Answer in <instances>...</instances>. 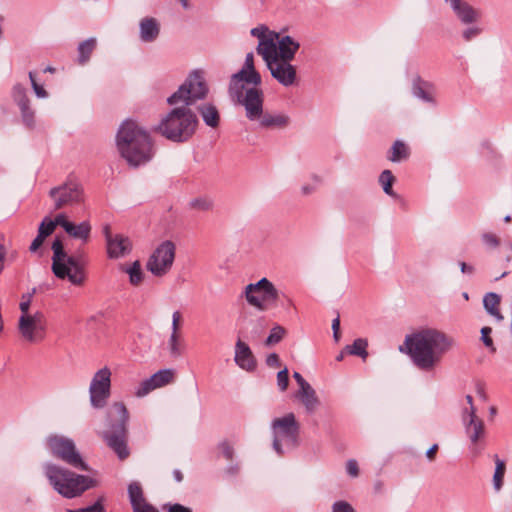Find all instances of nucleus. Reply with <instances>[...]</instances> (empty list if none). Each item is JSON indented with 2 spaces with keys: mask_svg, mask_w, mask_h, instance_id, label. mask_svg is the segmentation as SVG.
<instances>
[{
  "mask_svg": "<svg viewBox=\"0 0 512 512\" xmlns=\"http://www.w3.org/2000/svg\"><path fill=\"white\" fill-rule=\"evenodd\" d=\"M208 94V86L201 73H191L185 82L168 97L169 105L183 104L172 109L159 123L157 130L166 139L182 143L188 141L198 126L196 114L189 108Z\"/></svg>",
  "mask_w": 512,
  "mask_h": 512,
  "instance_id": "1",
  "label": "nucleus"
},
{
  "mask_svg": "<svg viewBox=\"0 0 512 512\" xmlns=\"http://www.w3.org/2000/svg\"><path fill=\"white\" fill-rule=\"evenodd\" d=\"M400 351L407 353L414 365L423 371L433 370L454 346V339L446 333L426 328L405 337Z\"/></svg>",
  "mask_w": 512,
  "mask_h": 512,
  "instance_id": "2",
  "label": "nucleus"
},
{
  "mask_svg": "<svg viewBox=\"0 0 512 512\" xmlns=\"http://www.w3.org/2000/svg\"><path fill=\"white\" fill-rule=\"evenodd\" d=\"M120 155L130 166L138 167L153 157V147L149 134L133 120L124 121L116 136Z\"/></svg>",
  "mask_w": 512,
  "mask_h": 512,
  "instance_id": "3",
  "label": "nucleus"
},
{
  "mask_svg": "<svg viewBox=\"0 0 512 512\" xmlns=\"http://www.w3.org/2000/svg\"><path fill=\"white\" fill-rule=\"evenodd\" d=\"M43 468L49 484L64 498L78 497L96 486V481L93 478L77 474L54 463H46Z\"/></svg>",
  "mask_w": 512,
  "mask_h": 512,
  "instance_id": "4",
  "label": "nucleus"
},
{
  "mask_svg": "<svg viewBox=\"0 0 512 512\" xmlns=\"http://www.w3.org/2000/svg\"><path fill=\"white\" fill-rule=\"evenodd\" d=\"M129 413L122 402H115L107 411V425L109 429L102 433L107 445L124 460L129 456L127 448V422Z\"/></svg>",
  "mask_w": 512,
  "mask_h": 512,
  "instance_id": "5",
  "label": "nucleus"
},
{
  "mask_svg": "<svg viewBox=\"0 0 512 512\" xmlns=\"http://www.w3.org/2000/svg\"><path fill=\"white\" fill-rule=\"evenodd\" d=\"M46 446L54 458L75 469L90 471V467L83 460L72 439L61 435H50L46 439Z\"/></svg>",
  "mask_w": 512,
  "mask_h": 512,
  "instance_id": "6",
  "label": "nucleus"
},
{
  "mask_svg": "<svg viewBox=\"0 0 512 512\" xmlns=\"http://www.w3.org/2000/svg\"><path fill=\"white\" fill-rule=\"evenodd\" d=\"M273 430V449L278 455H283L282 442L289 448L299 444V424L293 413L281 418H275L271 424Z\"/></svg>",
  "mask_w": 512,
  "mask_h": 512,
  "instance_id": "7",
  "label": "nucleus"
},
{
  "mask_svg": "<svg viewBox=\"0 0 512 512\" xmlns=\"http://www.w3.org/2000/svg\"><path fill=\"white\" fill-rule=\"evenodd\" d=\"M247 302L260 311H266L276 305L279 292L274 284L267 278H261L256 283H250L245 287Z\"/></svg>",
  "mask_w": 512,
  "mask_h": 512,
  "instance_id": "8",
  "label": "nucleus"
},
{
  "mask_svg": "<svg viewBox=\"0 0 512 512\" xmlns=\"http://www.w3.org/2000/svg\"><path fill=\"white\" fill-rule=\"evenodd\" d=\"M176 246L170 241H163L149 257L146 267L156 277L166 275L172 268Z\"/></svg>",
  "mask_w": 512,
  "mask_h": 512,
  "instance_id": "9",
  "label": "nucleus"
},
{
  "mask_svg": "<svg viewBox=\"0 0 512 512\" xmlns=\"http://www.w3.org/2000/svg\"><path fill=\"white\" fill-rule=\"evenodd\" d=\"M49 197L54 202V210H60L83 202L84 191L79 182L68 180L50 189Z\"/></svg>",
  "mask_w": 512,
  "mask_h": 512,
  "instance_id": "10",
  "label": "nucleus"
},
{
  "mask_svg": "<svg viewBox=\"0 0 512 512\" xmlns=\"http://www.w3.org/2000/svg\"><path fill=\"white\" fill-rule=\"evenodd\" d=\"M111 376L108 367L99 369L93 375L89 386L90 403L93 408L101 409L107 405L111 395Z\"/></svg>",
  "mask_w": 512,
  "mask_h": 512,
  "instance_id": "11",
  "label": "nucleus"
},
{
  "mask_svg": "<svg viewBox=\"0 0 512 512\" xmlns=\"http://www.w3.org/2000/svg\"><path fill=\"white\" fill-rule=\"evenodd\" d=\"M46 318L44 313L37 311L34 314L21 315L19 318V332L29 342L40 341L46 331Z\"/></svg>",
  "mask_w": 512,
  "mask_h": 512,
  "instance_id": "12",
  "label": "nucleus"
},
{
  "mask_svg": "<svg viewBox=\"0 0 512 512\" xmlns=\"http://www.w3.org/2000/svg\"><path fill=\"white\" fill-rule=\"evenodd\" d=\"M238 103L244 106L245 115L248 120L256 121L263 113L264 94L260 88L251 87L242 90V96L235 98Z\"/></svg>",
  "mask_w": 512,
  "mask_h": 512,
  "instance_id": "13",
  "label": "nucleus"
},
{
  "mask_svg": "<svg viewBox=\"0 0 512 512\" xmlns=\"http://www.w3.org/2000/svg\"><path fill=\"white\" fill-rule=\"evenodd\" d=\"M290 62V60H279L276 58L267 63L272 77L284 87L294 85L297 79L296 68Z\"/></svg>",
  "mask_w": 512,
  "mask_h": 512,
  "instance_id": "14",
  "label": "nucleus"
},
{
  "mask_svg": "<svg viewBox=\"0 0 512 512\" xmlns=\"http://www.w3.org/2000/svg\"><path fill=\"white\" fill-rule=\"evenodd\" d=\"M103 233L106 238L107 254L109 258L117 259L123 257L131 250L129 238L120 234L113 236L109 225L104 226Z\"/></svg>",
  "mask_w": 512,
  "mask_h": 512,
  "instance_id": "15",
  "label": "nucleus"
},
{
  "mask_svg": "<svg viewBox=\"0 0 512 512\" xmlns=\"http://www.w3.org/2000/svg\"><path fill=\"white\" fill-rule=\"evenodd\" d=\"M243 82L258 86L261 84V76L257 71L241 69L233 74L229 84V94L233 98H240L244 90Z\"/></svg>",
  "mask_w": 512,
  "mask_h": 512,
  "instance_id": "16",
  "label": "nucleus"
},
{
  "mask_svg": "<svg viewBox=\"0 0 512 512\" xmlns=\"http://www.w3.org/2000/svg\"><path fill=\"white\" fill-rule=\"evenodd\" d=\"M453 10L456 17L463 24H472L481 18V12L463 0H445Z\"/></svg>",
  "mask_w": 512,
  "mask_h": 512,
  "instance_id": "17",
  "label": "nucleus"
},
{
  "mask_svg": "<svg viewBox=\"0 0 512 512\" xmlns=\"http://www.w3.org/2000/svg\"><path fill=\"white\" fill-rule=\"evenodd\" d=\"M234 361L241 369L248 372L254 371L257 367L256 358L250 347L240 339L235 344Z\"/></svg>",
  "mask_w": 512,
  "mask_h": 512,
  "instance_id": "18",
  "label": "nucleus"
},
{
  "mask_svg": "<svg viewBox=\"0 0 512 512\" xmlns=\"http://www.w3.org/2000/svg\"><path fill=\"white\" fill-rule=\"evenodd\" d=\"M463 420L466 424V433L473 444H476L485 433L484 423L475 414V408L472 407L471 411L463 412Z\"/></svg>",
  "mask_w": 512,
  "mask_h": 512,
  "instance_id": "19",
  "label": "nucleus"
},
{
  "mask_svg": "<svg viewBox=\"0 0 512 512\" xmlns=\"http://www.w3.org/2000/svg\"><path fill=\"white\" fill-rule=\"evenodd\" d=\"M53 257H52V271L56 277L65 279L66 275H69L65 259L66 252L64 250L63 242L60 238H55L52 243Z\"/></svg>",
  "mask_w": 512,
  "mask_h": 512,
  "instance_id": "20",
  "label": "nucleus"
},
{
  "mask_svg": "<svg viewBox=\"0 0 512 512\" xmlns=\"http://www.w3.org/2000/svg\"><path fill=\"white\" fill-rule=\"evenodd\" d=\"M278 38L279 33L272 31L258 43L257 53L262 56L266 64L268 61H273L277 58Z\"/></svg>",
  "mask_w": 512,
  "mask_h": 512,
  "instance_id": "21",
  "label": "nucleus"
},
{
  "mask_svg": "<svg viewBox=\"0 0 512 512\" xmlns=\"http://www.w3.org/2000/svg\"><path fill=\"white\" fill-rule=\"evenodd\" d=\"M256 121L264 129H284L290 124V117L284 113L263 112Z\"/></svg>",
  "mask_w": 512,
  "mask_h": 512,
  "instance_id": "22",
  "label": "nucleus"
},
{
  "mask_svg": "<svg viewBox=\"0 0 512 512\" xmlns=\"http://www.w3.org/2000/svg\"><path fill=\"white\" fill-rule=\"evenodd\" d=\"M300 47L299 42L295 41L292 37L285 35L278 38L277 43V59L292 61L296 52Z\"/></svg>",
  "mask_w": 512,
  "mask_h": 512,
  "instance_id": "23",
  "label": "nucleus"
},
{
  "mask_svg": "<svg viewBox=\"0 0 512 512\" xmlns=\"http://www.w3.org/2000/svg\"><path fill=\"white\" fill-rule=\"evenodd\" d=\"M65 264L69 273V275H66V278H68V280L74 285L83 284L85 280V274L78 260L75 257L68 256L66 254Z\"/></svg>",
  "mask_w": 512,
  "mask_h": 512,
  "instance_id": "24",
  "label": "nucleus"
},
{
  "mask_svg": "<svg viewBox=\"0 0 512 512\" xmlns=\"http://www.w3.org/2000/svg\"><path fill=\"white\" fill-rule=\"evenodd\" d=\"M296 397L302 402L307 413L312 414L315 412L320 404V401L316 395V391L311 385L305 387L302 390H298Z\"/></svg>",
  "mask_w": 512,
  "mask_h": 512,
  "instance_id": "25",
  "label": "nucleus"
},
{
  "mask_svg": "<svg viewBox=\"0 0 512 512\" xmlns=\"http://www.w3.org/2000/svg\"><path fill=\"white\" fill-rule=\"evenodd\" d=\"M160 32L159 24L154 18H144L140 22V39L143 42H153Z\"/></svg>",
  "mask_w": 512,
  "mask_h": 512,
  "instance_id": "26",
  "label": "nucleus"
},
{
  "mask_svg": "<svg viewBox=\"0 0 512 512\" xmlns=\"http://www.w3.org/2000/svg\"><path fill=\"white\" fill-rule=\"evenodd\" d=\"M204 123L211 127L217 128L220 124V114L215 105L211 103H204L197 107Z\"/></svg>",
  "mask_w": 512,
  "mask_h": 512,
  "instance_id": "27",
  "label": "nucleus"
},
{
  "mask_svg": "<svg viewBox=\"0 0 512 512\" xmlns=\"http://www.w3.org/2000/svg\"><path fill=\"white\" fill-rule=\"evenodd\" d=\"M500 302L501 297L494 292L486 293L483 297V306L486 312L498 322L504 319L499 309Z\"/></svg>",
  "mask_w": 512,
  "mask_h": 512,
  "instance_id": "28",
  "label": "nucleus"
},
{
  "mask_svg": "<svg viewBox=\"0 0 512 512\" xmlns=\"http://www.w3.org/2000/svg\"><path fill=\"white\" fill-rule=\"evenodd\" d=\"M432 85L422 80L420 77H417L413 81L412 85V92L413 95L425 102H434L433 96H432Z\"/></svg>",
  "mask_w": 512,
  "mask_h": 512,
  "instance_id": "29",
  "label": "nucleus"
},
{
  "mask_svg": "<svg viewBox=\"0 0 512 512\" xmlns=\"http://www.w3.org/2000/svg\"><path fill=\"white\" fill-rule=\"evenodd\" d=\"M91 232V225L88 221H83L79 224L71 223L70 226L67 227L66 233L75 238L81 239L83 241H87Z\"/></svg>",
  "mask_w": 512,
  "mask_h": 512,
  "instance_id": "30",
  "label": "nucleus"
},
{
  "mask_svg": "<svg viewBox=\"0 0 512 512\" xmlns=\"http://www.w3.org/2000/svg\"><path fill=\"white\" fill-rule=\"evenodd\" d=\"M391 155L388 156V159L392 162H400L404 159H407L409 156V149L405 143L402 141H395L391 147Z\"/></svg>",
  "mask_w": 512,
  "mask_h": 512,
  "instance_id": "31",
  "label": "nucleus"
},
{
  "mask_svg": "<svg viewBox=\"0 0 512 512\" xmlns=\"http://www.w3.org/2000/svg\"><path fill=\"white\" fill-rule=\"evenodd\" d=\"M96 47V40L94 38H89L83 42H81L78 46V62L80 64H85L89 59Z\"/></svg>",
  "mask_w": 512,
  "mask_h": 512,
  "instance_id": "32",
  "label": "nucleus"
},
{
  "mask_svg": "<svg viewBox=\"0 0 512 512\" xmlns=\"http://www.w3.org/2000/svg\"><path fill=\"white\" fill-rule=\"evenodd\" d=\"M128 497L132 508L146 500L140 483L131 482L128 485Z\"/></svg>",
  "mask_w": 512,
  "mask_h": 512,
  "instance_id": "33",
  "label": "nucleus"
},
{
  "mask_svg": "<svg viewBox=\"0 0 512 512\" xmlns=\"http://www.w3.org/2000/svg\"><path fill=\"white\" fill-rule=\"evenodd\" d=\"M495 458V472L493 475V487L495 491H500L503 486V479L506 471V464L503 460H501L498 455L494 456Z\"/></svg>",
  "mask_w": 512,
  "mask_h": 512,
  "instance_id": "34",
  "label": "nucleus"
},
{
  "mask_svg": "<svg viewBox=\"0 0 512 512\" xmlns=\"http://www.w3.org/2000/svg\"><path fill=\"white\" fill-rule=\"evenodd\" d=\"M170 356L179 358L184 352V343L180 334H171L168 340Z\"/></svg>",
  "mask_w": 512,
  "mask_h": 512,
  "instance_id": "35",
  "label": "nucleus"
},
{
  "mask_svg": "<svg viewBox=\"0 0 512 512\" xmlns=\"http://www.w3.org/2000/svg\"><path fill=\"white\" fill-rule=\"evenodd\" d=\"M368 342L365 339L358 338L354 340L352 345H347L345 351L351 355L359 356L365 359L368 356L367 352Z\"/></svg>",
  "mask_w": 512,
  "mask_h": 512,
  "instance_id": "36",
  "label": "nucleus"
},
{
  "mask_svg": "<svg viewBox=\"0 0 512 512\" xmlns=\"http://www.w3.org/2000/svg\"><path fill=\"white\" fill-rule=\"evenodd\" d=\"M129 275V281L133 286H138L143 281V272L139 261H134L131 266L123 269Z\"/></svg>",
  "mask_w": 512,
  "mask_h": 512,
  "instance_id": "37",
  "label": "nucleus"
},
{
  "mask_svg": "<svg viewBox=\"0 0 512 512\" xmlns=\"http://www.w3.org/2000/svg\"><path fill=\"white\" fill-rule=\"evenodd\" d=\"M189 207L193 210L206 212L210 211L213 208V201L208 196H201L192 199L189 202Z\"/></svg>",
  "mask_w": 512,
  "mask_h": 512,
  "instance_id": "38",
  "label": "nucleus"
},
{
  "mask_svg": "<svg viewBox=\"0 0 512 512\" xmlns=\"http://www.w3.org/2000/svg\"><path fill=\"white\" fill-rule=\"evenodd\" d=\"M174 373L170 369H163L154 373L151 378L156 385V388L162 387L170 383L173 379Z\"/></svg>",
  "mask_w": 512,
  "mask_h": 512,
  "instance_id": "39",
  "label": "nucleus"
},
{
  "mask_svg": "<svg viewBox=\"0 0 512 512\" xmlns=\"http://www.w3.org/2000/svg\"><path fill=\"white\" fill-rule=\"evenodd\" d=\"M395 178L390 170H384L379 177L383 190L387 195L394 196L392 185Z\"/></svg>",
  "mask_w": 512,
  "mask_h": 512,
  "instance_id": "40",
  "label": "nucleus"
},
{
  "mask_svg": "<svg viewBox=\"0 0 512 512\" xmlns=\"http://www.w3.org/2000/svg\"><path fill=\"white\" fill-rule=\"evenodd\" d=\"M285 334V328L280 325H276L271 329L267 339L265 340V344L267 346L275 345L283 339Z\"/></svg>",
  "mask_w": 512,
  "mask_h": 512,
  "instance_id": "41",
  "label": "nucleus"
},
{
  "mask_svg": "<svg viewBox=\"0 0 512 512\" xmlns=\"http://www.w3.org/2000/svg\"><path fill=\"white\" fill-rule=\"evenodd\" d=\"M19 108L24 124L32 128L34 126V110L30 107V103L19 105Z\"/></svg>",
  "mask_w": 512,
  "mask_h": 512,
  "instance_id": "42",
  "label": "nucleus"
},
{
  "mask_svg": "<svg viewBox=\"0 0 512 512\" xmlns=\"http://www.w3.org/2000/svg\"><path fill=\"white\" fill-rule=\"evenodd\" d=\"M12 95L18 106L25 103H30V100L27 97L26 89L21 84H16L13 87Z\"/></svg>",
  "mask_w": 512,
  "mask_h": 512,
  "instance_id": "43",
  "label": "nucleus"
},
{
  "mask_svg": "<svg viewBox=\"0 0 512 512\" xmlns=\"http://www.w3.org/2000/svg\"><path fill=\"white\" fill-rule=\"evenodd\" d=\"M154 389H156V385L154 384L152 378L149 377L140 383L135 391V395L137 397H144Z\"/></svg>",
  "mask_w": 512,
  "mask_h": 512,
  "instance_id": "44",
  "label": "nucleus"
},
{
  "mask_svg": "<svg viewBox=\"0 0 512 512\" xmlns=\"http://www.w3.org/2000/svg\"><path fill=\"white\" fill-rule=\"evenodd\" d=\"M67 512H106L103 505V498H99L94 504L79 508V509H68Z\"/></svg>",
  "mask_w": 512,
  "mask_h": 512,
  "instance_id": "45",
  "label": "nucleus"
},
{
  "mask_svg": "<svg viewBox=\"0 0 512 512\" xmlns=\"http://www.w3.org/2000/svg\"><path fill=\"white\" fill-rule=\"evenodd\" d=\"M29 79H30V82H31V86L36 94L37 97L39 98H46L48 96V93L47 91L44 89V87L42 85H40L36 79H35V73L30 71L29 74Z\"/></svg>",
  "mask_w": 512,
  "mask_h": 512,
  "instance_id": "46",
  "label": "nucleus"
},
{
  "mask_svg": "<svg viewBox=\"0 0 512 512\" xmlns=\"http://www.w3.org/2000/svg\"><path fill=\"white\" fill-rule=\"evenodd\" d=\"M55 228L52 219L45 217L39 225L38 232L45 238L54 232Z\"/></svg>",
  "mask_w": 512,
  "mask_h": 512,
  "instance_id": "47",
  "label": "nucleus"
},
{
  "mask_svg": "<svg viewBox=\"0 0 512 512\" xmlns=\"http://www.w3.org/2000/svg\"><path fill=\"white\" fill-rule=\"evenodd\" d=\"M289 384V372L288 369L285 367L277 374V385L279 389L283 392L287 389Z\"/></svg>",
  "mask_w": 512,
  "mask_h": 512,
  "instance_id": "48",
  "label": "nucleus"
},
{
  "mask_svg": "<svg viewBox=\"0 0 512 512\" xmlns=\"http://www.w3.org/2000/svg\"><path fill=\"white\" fill-rule=\"evenodd\" d=\"M271 32L272 31L269 30V28L266 25H259L255 28H252L250 31L251 35L257 37L259 41H261V39H264Z\"/></svg>",
  "mask_w": 512,
  "mask_h": 512,
  "instance_id": "49",
  "label": "nucleus"
},
{
  "mask_svg": "<svg viewBox=\"0 0 512 512\" xmlns=\"http://www.w3.org/2000/svg\"><path fill=\"white\" fill-rule=\"evenodd\" d=\"M482 32V29L476 26L468 27L462 33V37L465 41H471L472 39L479 36Z\"/></svg>",
  "mask_w": 512,
  "mask_h": 512,
  "instance_id": "50",
  "label": "nucleus"
},
{
  "mask_svg": "<svg viewBox=\"0 0 512 512\" xmlns=\"http://www.w3.org/2000/svg\"><path fill=\"white\" fill-rule=\"evenodd\" d=\"M491 333L492 329L490 327H483L481 329V340L483 341L486 347H489L492 349V351H495V348L493 347V340L490 337Z\"/></svg>",
  "mask_w": 512,
  "mask_h": 512,
  "instance_id": "51",
  "label": "nucleus"
},
{
  "mask_svg": "<svg viewBox=\"0 0 512 512\" xmlns=\"http://www.w3.org/2000/svg\"><path fill=\"white\" fill-rule=\"evenodd\" d=\"M163 509L167 512H193L189 507L179 503H166L163 505Z\"/></svg>",
  "mask_w": 512,
  "mask_h": 512,
  "instance_id": "52",
  "label": "nucleus"
},
{
  "mask_svg": "<svg viewBox=\"0 0 512 512\" xmlns=\"http://www.w3.org/2000/svg\"><path fill=\"white\" fill-rule=\"evenodd\" d=\"M482 241L486 246L490 248H495L500 243L499 238L493 233H484L482 235Z\"/></svg>",
  "mask_w": 512,
  "mask_h": 512,
  "instance_id": "53",
  "label": "nucleus"
},
{
  "mask_svg": "<svg viewBox=\"0 0 512 512\" xmlns=\"http://www.w3.org/2000/svg\"><path fill=\"white\" fill-rule=\"evenodd\" d=\"M333 512H355L354 508L346 501H337L332 506Z\"/></svg>",
  "mask_w": 512,
  "mask_h": 512,
  "instance_id": "54",
  "label": "nucleus"
},
{
  "mask_svg": "<svg viewBox=\"0 0 512 512\" xmlns=\"http://www.w3.org/2000/svg\"><path fill=\"white\" fill-rule=\"evenodd\" d=\"M133 512H159V510L147 502V500L141 502L139 505L132 508Z\"/></svg>",
  "mask_w": 512,
  "mask_h": 512,
  "instance_id": "55",
  "label": "nucleus"
},
{
  "mask_svg": "<svg viewBox=\"0 0 512 512\" xmlns=\"http://www.w3.org/2000/svg\"><path fill=\"white\" fill-rule=\"evenodd\" d=\"M312 179L314 181V185L306 184L302 186L301 191L303 195L313 193L316 190V187L321 183V178L317 175H313Z\"/></svg>",
  "mask_w": 512,
  "mask_h": 512,
  "instance_id": "56",
  "label": "nucleus"
},
{
  "mask_svg": "<svg viewBox=\"0 0 512 512\" xmlns=\"http://www.w3.org/2000/svg\"><path fill=\"white\" fill-rule=\"evenodd\" d=\"M219 448L221 449V451L223 453V456L227 460H232L233 454H234V450H233V447L227 441L221 442L219 444Z\"/></svg>",
  "mask_w": 512,
  "mask_h": 512,
  "instance_id": "57",
  "label": "nucleus"
},
{
  "mask_svg": "<svg viewBox=\"0 0 512 512\" xmlns=\"http://www.w3.org/2000/svg\"><path fill=\"white\" fill-rule=\"evenodd\" d=\"M346 471L351 477H357L359 475L358 463L354 459L348 460L346 464Z\"/></svg>",
  "mask_w": 512,
  "mask_h": 512,
  "instance_id": "58",
  "label": "nucleus"
},
{
  "mask_svg": "<svg viewBox=\"0 0 512 512\" xmlns=\"http://www.w3.org/2000/svg\"><path fill=\"white\" fill-rule=\"evenodd\" d=\"M72 222L68 221L66 216L64 214H58L54 220H52V224L54 225V228H56L57 225L61 226L65 231L67 230V227L70 226Z\"/></svg>",
  "mask_w": 512,
  "mask_h": 512,
  "instance_id": "59",
  "label": "nucleus"
},
{
  "mask_svg": "<svg viewBox=\"0 0 512 512\" xmlns=\"http://www.w3.org/2000/svg\"><path fill=\"white\" fill-rule=\"evenodd\" d=\"M32 294H25L22 296V301L20 302L19 308L22 312V315L29 314V307L31 304Z\"/></svg>",
  "mask_w": 512,
  "mask_h": 512,
  "instance_id": "60",
  "label": "nucleus"
},
{
  "mask_svg": "<svg viewBox=\"0 0 512 512\" xmlns=\"http://www.w3.org/2000/svg\"><path fill=\"white\" fill-rule=\"evenodd\" d=\"M180 321H181V313L179 311H175L172 315V332L171 334H180Z\"/></svg>",
  "mask_w": 512,
  "mask_h": 512,
  "instance_id": "61",
  "label": "nucleus"
},
{
  "mask_svg": "<svg viewBox=\"0 0 512 512\" xmlns=\"http://www.w3.org/2000/svg\"><path fill=\"white\" fill-rule=\"evenodd\" d=\"M45 237L38 232L36 238L32 241L29 250L30 252H36L43 244Z\"/></svg>",
  "mask_w": 512,
  "mask_h": 512,
  "instance_id": "62",
  "label": "nucleus"
},
{
  "mask_svg": "<svg viewBox=\"0 0 512 512\" xmlns=\"http://www.w3.org/2000/svg\"><path fill=\"white\" fill-rule=\"evenodd\" d=\"M266 364L269 367H279L281 363H280L278 354H276V353L269 354L266 358Z\"/></svg>",
  "mask_w": 512,
  "mask_h": 512,
  "instance_id": "63",
  "label": "nucleus"
},
{
  "mask_svg": "<svg viewBox=\"0 0 512 512\" xmlns=\"http://www.w3.org/2000/svg\"><path fill=\"white\" fill-rule=\"evenodd\" d=\"M293 378L299 385V390L304 389L305 387L309 386L310 384L303 378V376L299 372L293 373Z\"/></svg>",
  "mask_w": 512,
  "mask_h": 512,
  "instance_id": "64",
  "label": "nucleus"
}]
</instances>
